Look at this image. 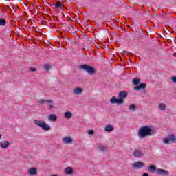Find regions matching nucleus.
<instances>
[{
    "label": "nucleus",
    "instance_id": "2",
    "mask_svg": "<svg viewBox=\"0 0 176 176\" xmlns=\"http://www.w3.org/2000/svg\"><path fill=\"white\" fill-rule=\"evenodd\" d=\"M80 69H82V71H85L87 72L88 75L93 76V75H96V69L89 65H81L79 66Z\"/></svg>",
    "mask_w": 176,
    "mask_h": 176
},
{
    "label": "nucleus",
    "instance_id": "21",
    "mask_svg": "<svg viewBox=\"0 0 176 176\" xmlns=\"http://www.w3.org/2000/svg\"><path fill=\"white\" fill-rule=\"evenodd\" d=\"M148 170L150 173H153L155 171H156V166H153V165H150L148 168Z\"/></svg>",
    "mask_w": 176,
    "mask_h": 176
},
{
    "label": "nucleus",
    "instance_id": "27",
    "mask_svg": "<svg viewBox=\"0 0 176 176\" xmlns=\"http://www.w3.org/2000/svg\"><path fill=\"white\" fill-rule=\"evenodd\" d=\"M44 69H45V71H49V69H50V65H45L44 67Z\"/></svg>",
    "mask_w": 176,
    "mask_h": 176
},
{
    "label": "nucleus",
    "instance_id": "1",
    "mask_svg": "<svg viewBox=\"0 0 176 176\" xmlns=\"http://www.w3.org/2000/svg\"><path fill=\"white\" fill-rule=\"evenodd\" d=\"M156 134V131H155L152 126H143L139 129L138 132V137L139 138H146V137H151Z\"/></svg>",
    "mask_w": 176,
    "mask_h": 176
},
{
    "label": "nucleus",
    "instance_id": "24",
    "mask_svg": "<svg viewBox=\"0 0 176 176\" xmlns=\"http://www.w3.org/2000/svg\"><path fill=\"white\" fill-rule=\"evenodd\" d=\"M0 25L1 27H5L6 25V20L5 19H0Z\"/></svg>",
    "mask_w": 176,
    "mask_h": 176
},
{
    "label": "nucleus",
    "instance_id": "28",
    "mask_svg": "<svg viewBox=\"0 0 176 176\" xmlns=\"http://www.w3.org/2000/svg\"><path fill=\"white\" fill-rule=\"evenodd\" d=\"M88 134L89 135H93V134H94V131L93 130L88 131Z\"/></svg>",
    "mask_w": 176,
    "mask_h": 176
},
{
    "label": "nucleus",
    "instance_id": "18",
    "mask_svg": "<svg viewBox=\"0 0 176 176\" xmlns=\"http://www.w3.org/2000/svg\"><path fill=\"white\" fill-rule=\"evenodd\" d=\"M129 109L131 112H135V111H137V106L134 104H131L129 106Z\"/></svg>",
    "mask_w": 176,
    "mask_h": 176
},
{
    "label": "nucleus",
    "instance_id": "3",
    "mask_svg": "<svg viewBox=\"0 0 176 176\" xmlns=\"http://www.w3.org/2000/svg\"><path fill=\"white\" fill-rule=\"evenodd\" d=\"M34 124L36 126L41 127V129H42V130L44 131H49L52 130V127L49 126V124H46V122L43 120H34Z\"/></svg>",
    "mask_w": 176,
    "mask_h": 176
},
{
    "label": "nucleus",
    "instance_id": "29",
    "mask_svg": "<svg viewBox=\"0 0 176 176\" xmlns=\"http://www.w3.org/2000/svg\"><path fill=\"white\" fill-rule=\"evenodd\" d=\"M171 79L174 83H176V76H172Z\"/></svg>",
    "mask_w": 176,
    "mask_h": 176
},
{
    "label": "nucleus",
    "instance_id": "31",
    "mask_svg": "<svg viewBox=\"0 0 176 176\" xmlns=\"http://www.w3.org/2000/svg\"><path fill=\"white\" fill-rule=\"evenodd\" d=\"M142 176H149V174L147 173H144L142 174Z\"/></svg>",
    "mask_w": 176,
    "mask_h": 176
},
{
    "label": "nucleus",
    "instance_id": "32",
    "mask_svg": "<svg viewBox=\"0 0 176 176\" xmlns=\"http://www.w3.org/2000/svg\"><path fill=\"white\" fill-rule=\"evenodd\" d=\"M2 138V135L0 134V140Z\"/></svg>",
    "mask_w": 176,
    "mask_h": 176
},
{
    "label": "nucleus",
    "instance_id": "16",
    "mask_svg": "<svg viewBox=\"0 0 176 176\" xmlns=\"http://www.w3.org/2000/svg\"><path fill=\"white\" fill-rule=\"evenodd\" d=\"M28 174H30V175H36L38 174V172L36 171V168H31L28 170Z\"/></svg>",
    "mask_w": 176,
    "mask_h": 176
},
{
    "label": "nucleus",
    "instance_id": "30",
    "mask_svg": "<svg viewBox=\"0 0 176 176\" xmlns=\"http://www.w3.org/2000/svg\"><path fill=\"white\" fill-rule=\"evenodd\" d=\"M30 71H32L33 72H35V71H36V68H35V67H31V68H30Z\"/></svg>",
    "mask_w": 176,
    "mask_h": 176
},
{
    "label": "nucleus",
    "instance_id": "11",
    "mask_svg": "<svg viewBox=\"0 0 176 176\" xmlns=\"http://www.w3.org/2000/svg\"><path fill=\"white\" fill-rule=\"evenodd\" d=\"M0 146L3 148V149H8L9 148V142L4 140L0 143Z\"/></svg>",
    "mask_w": 176,
    "mask_h": 176
},
{
    "label": "nucleus",
    "instance_id": "8",
    "mask_svg": "<svg viewBox=\"0 0 176 176\" xmlns=\"http://www.w3.org/2000/svg\"><path fill=\"white\" fill-rule=\"evenodd\" d=\"M146 87V85L144 82L140 83L139 85L134 87V90L140 91V90H144Z\"/></svg>",
    "mask_w": 176,
    "mask_h": 176
},
{
    "label": "nucleus",
    "instance_id": "36",
    "mask_svg": "<svg viewBox=\"0 0 176 176\" xmlns=\"http://www.w3.org/2000/svg\"><path fill=\"white\" fill-rule=\"evenodd\" d=\"M48 5H50V3H47Z\"/></svg>",
    "mask_w": 176,
    "mask_h": 176
},
{
    "label": "nucleus",
    "instance_id": "17",
    "mask_svg": "<svg viewBox=\"0 0 176 176\" xmlns=\"http://www.w3.org/2000/svg\"><path fill=\"white\" fill-rule=\"evenodd\" d=\"M72 138L69 137H65L63 138V142H64V144H71L72 143Z\"/></svg>",
    "mask_w": 176,
    "mask_h": 176
},
{
    "label": "nucleus",
    "instance_id": "9",
    "mask_svg": "<svg viewBox=\"0 0 176 176\" xmlns=\"http://www.w3.org/2000/svg\"><path fill=\"white\" fill-rule=\"evenodd\" d=\"M133 156H135V157H142V156H144V153H142V151L138 149H135L133 151Z\"/></svg>",
    "mask_w": 176,
    "mask_h": 176
},
{
    "label": "nucleus",
    "instance_id": "23",
    "mask_svg": "<svg viewBox=\"0 0 176 176\" xmlns=\"http://www.w3.org/2000/svg\"><path fill=\"white\" fill-rule=\"evenodd\" d=\"M65 173L66 174L70 175V174H72V173H74V170H72V168H71V167H67V168L65 169Z\"/></svg>",
    "mask_w": 176,
    "mask_h": 176
},
{
    "label": "nucleus",
    "instance_id": "10",
    "mask_svg": "<svg viewBox=\"0 0 176 176\" xmlns=\"http://www.w3.org/2000/svg\"><path fill=\"white\" fill-rule=\"evenodd\" d=\"M40 104H45V102H47L49 109H53V104H52V100H39Z\"/></svg>",
    "mask_w": 176,
    "mask_h": 176
},
{
    "label": "nucleus",
    "instance_id": "12",
    "mask_svg": "<svg viewBox=\"0 0 176 176\" xmlns=\"http://www.w3.org/2000/svg\"><path fill=\"white\" fill-rule=\"evenodd\" d=\"M98 151H100V152H105V151L108 149V147L104 144H99L98 145Z\"/></svg>",
    "mask_w": 176,
    "mask_h": 176
},
{
    "label": "nucleus",
    "instance_id": "7",
    "mask_svg": "<svg viewBox=\"0 0 176 176\" xmlns=\"http://www.w3.org/2000/svg\"><path fill=\"white\" fill-rule=\"evenodd\" d=\"M110 102L111 104H117V105L123 104L122 103L121 100L119 98H116V96H112V98L110 99Z\"/></svg>",
    "mask_w": 176,
    "mask_h": 176
},
{
    "label": "nucleus",
    "instance_id": "25",
    "mask_svg": "<svg viewBox=\"0 0 176 176\" xmlns=\"http://www.w3.org/2000/svg\"><path fill=\"white\" fill-rule=\"evenodd\" d=\"M159 108L161 111H166V104H164V103H160L159 104Z\"/></svg>",
    "mask_w": 176,
    "mask_h": 176
},
{
    "label": "nucleus",
    "instance_id": "14",
    "mask_svg": "<svg viewBox=\"0 0 176 176\" xmlns=\"http://www.w3.org/2000/svg\"><path fill=\"white\" fill-rule=\"evenodd\" d=\"M157 173H158V174H160V175H163V176H166L168 175L167 171H166L164 169H160V168H157L156 170Z\"/></svg>",
    "mask_w": 176,
    "mask_h": 176
},
{
    "label": "nucleus",
    "instance_id": "15",
    "mask_svg": "<svg viewBox=\"0 0 176 176\" xmlns=\"http://www.w3.org/2000/svg\"><path fill=\"white\" fill-rule=\"evenodd\" d=\"M73 92L74 94L78 96L79 94H82V93L83 92V89L80 87H77L75 89H74Z\"/></svg>",
    "mask_w": 176,
    "mask_h": 176
},
{
    "label": "nucleus",
    "instance_id": "35",
    "mask_svg": "<svg viewBox=\"0 0 176 176\" xmlns=\"http://www.w3.org/2000/svg\"><path fill=\"white\" fill-rule=\"evenodd\" d=\"M123 53H126V51H123Z\"/></svg>",
    "mask_w": 176,
    "mask_h": 176
},
{
    "label": "nucleus",
    "instance_id": "5",
    "mask_svg": "<svg viewBox=\"0 0 176 176\" xmlns=\"http://www.w3.org/2000/svg\"><path fill=\"white\" fill-rule=\"evenodd\" d=\"M127 97V92L126 91H121L118 94V98L121 100L123 104L124 102V98Z\"/></svg>",
    "mask_w": 176,
    "mask_h": 176
},
{
    "label": "nucleus",
    "instance_id": "6",
    "mask_svg": "<svg viewBox=\"0 0 176 176\" xmlns=\"http://www.w3.org/2000/svg\"><path fill=\"white\" fill-rule=\"evenodd\" d=\"M144 167V163L142 162H136L132 164V168L136 170V168H142Z\"/></svg>",
    "mask_w": 176,
    "mask_h": 176
},
{
    "label": "nucleus",
    "instance_id": "4",
    "mask_svg": "<svg viewBox=\"0 0 176 176\" xmlns=\"http://www.w3.org/2000/svg\"><path fill=\"white\" fill-rule=\"evenodd\" d=\"M175 141H176L175 135L173 134L168 135L167 138L163 139V142L166 145H167V144H170V142H175Z\"/></svg>",
    "mask_w": 176,
    "mask_h": 176
},
{
    "label": "nucleus",
    "instance_id": "33",
    "mask_svg": "<svg viewBox=\"0 0 176 176\" xmlns=\"http://www.w3.org/2000/svg\"><path fill=\"white\" fill-rule=\"evenodd\" d=\"M51 176H58L57 175H52Z\"/></svg>",
    "mask_w": 176,
    "mask_h": 176
},
{
    "label": "nucleus",
    "instance_id": "26",
    "mask_svg": "<svg viewBox=\"0 0 176 176\" xmlns=\"http://www.w3.org/2000/svg\"><path fill=\"white\" fill-rule=\"evenodd\" d=\"M61 5H63V3H61L60 1L58 2V3L56 4V8H59V9H63V7H61Z\"/></svg>",
    "mask_w": 176,
    "mask_h": 176
},
{
    "label": "nucleus",
    "instance_id": "20",
    "mask_svg": "<svg viewBox=\"0 0 176 176\" xmlns=\"http://www.w3.org/2000/svg\"><path fill=\"white\" fill-rule=\"evenodd\" d=\"M104 130L107 131V133H111V131H113V126H112V125H107Z\"/></svg>",
    "mask_w": 176,
    "mask_h": 176
},
{
    "label": "nucleus",
    "instance_id": "34",
    "mask_svg": "<svg viewBox=\"0 0 176 176\" xmlns=\"http://www.w3.org/2000/svg\"><path fill=\"white\" fill-rule=\"evenodd\" d=\"M129 56H131V53H129Z\"/></svg>",
    "mask_w": 176,
    "mask_h": 176
},
{
    "label": "nucleus",
    "instance_id": "19",
    "mask_svg": "<svg viewBox=\"0 0 176 176\" xmlns=\"http://www.w3.org/2000/svg\"><path fill=\"white\" fill-rule=\"evenodd\" d=\"M133 85H135V86H137L138 85H140L141 84V79L138 78H135L133 79V82H132Z\"/></svg>",
    "mask_w": 176,
    "mask_h": 176
},
{
    "label": "nucleus",
    "instance_id": "22",
    "mask_svg": "<svg viewBox=\"0 0 176 176\" xmlns=\"http://www.w3.org/2000/svg\"><path fill=\"white\" fill-rule=\"evenodd\" d=\"M65 118L66 119H71L72 118V113L71 111H67L65 113Z\"/></svg>",
    "mask_w": 176,
    "mask_h": 176
},
{
    "label": "nucleus",
    "instance_id": "13",
    "mask_svg": "<svg viewBox=\"0 0 176 176\" xmlns=\"http://www.w3.org/2000/svg\"><path fill=\"white\" fill-rule=\"evenodd\" d=\"M50 122H57V116L56 114H51L48 116Z\"/></svg>",
    "mask_w": 176,
    "mask_h": 176
}]
</instances>
